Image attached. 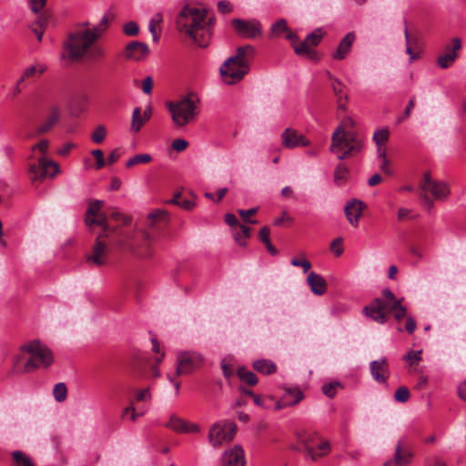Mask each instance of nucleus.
Returning a JSON list of instances; mask_svg holds the SVG:
<instances>
[{
  "instance_id": "1",
  "label": "nucleus",
  "mask_w": 466,
  "mask_h": 466,
  "mask_svg": "<svg viewBox=\"0 0 466 466\" xmlns=\"http://www.w3.org/2000/svg\"><path fill=\"white\" fill-rule=\"evenodd\" d=\"M214 17H208L203 8L185 5L177 17V27L180 33L188 35L199 47L208 46Z\"/></svg>"
},
{
  "instance_id": "2",
  "label": "nucleus",
  "mask_w": 466,
  "mask_h": 466,
  "mask_svg": "<svg viewBox=\"0 0 466 466\" xmlns=\"http://www.w3.org/2000/svg\"><path fill=\"white\" fill-rule=\"evenodd\" d=\"M354 121L350 117L342 120L331 136L330 151L339 159L359 153L364 147L362 137L354 129Z\"/></svg>"
},
{
  "instance_id": "3",
  "label": "nucleus",
  "mask_w": 466,
  "mask_h": 466,
  "mask_svg": "<svg viewBox=\"0 0 466 466\" xmlns=\"http://www.w3.org/2000/svg\"><path fill=\"white\" fill-rule=\"evenodd\" d=\"M52 362L53 356L50 350L38 340L23 345L15 360L16 366L23 363V370L27 373L41 367L46 368Z\"/></svg>"
},
{
  "instance_id": "4",
  "label": "nucleus",
  "mask_w": 466,
  "mask_h": 466,
  "mask_svg": "<svg viewBox=\"0 0 466 466\" xmlns=\"http://www.w3.org/2000/svg\"><path fill=\"white\" fill-rule=\"evenodd\" d=\"M88 25L87 21L78 23L65 43V48L72 60L81 58L97 39Z\"/></svg>"
},
{
  "instance_id": "5",
  "label": "nucleus",
  "mask_w": 466,
  "mask_h": 466,
  "mask_svg": "<svg viewBox=\"0 0 466 466\" xmlns=\"http://www.w3.org/2000/svg\"><path fill=\"white\" fill-rule=\"evenodd\" d=\"M297 439L301 445L300 451L311 461L319 460L330 451L329 442L322 440L316 431L303 430L297 433Z\"/></svg>"
},
{
  "instance_id": "6",
  "label": "nucleus",
  "mask_w": 466,
  "mask_h": 466,
  "mask_svg": "<svg viewBox=\"0 0 466 466\" xmlns=\"http://www.w3.org/2000/svg\"><path fill=\"white\" fill-rule=\"evenodd\" d=\"M172 120L177 127H183L191 122L197 115L196 102L188 97H184L177 102L167 104Z\"/></svg>"
},
{
  "instance_id": "7",
  "label": "nucleus",
  "mask_w": 466,
  "mask_h": 466,
  "mask_svg": "<svg viewBox=\"0 0 466 466\" xmlns=\"http://www.w3.org/2000/svg\"><path fill=\"white\" fill-rule=\"evenodd\" d=\"M220 74L224 82L228 85L241 80L248 71V61L230 56L220 66Z\"/></svg>"
},
{
  "instance_id": "8",
  "label": "nucleus",
  "mask_w": 466,
  "mask_h": 466,
  "mask_svg": "<svg viewBox=\"0 0 466 466\" xmlns=\"http://www.w3.org/2000/svg\"><path fill=\"white\" fill-rule=\"evenodd\" d=\"M237 426L234 422L221 420L214 423L208 432V441L218 448L226 442L230 441L236 432Z\"/></svg>"
},
{
  "instance_id": "9",
  "label": "nucleus",
  "mask_w": 466,
  "mask_h": 466,
  "mask_svg": "<svg viewBox=\"0 0 466 466\" xmlns=\"http://www.w3.org/2000/svg\"><path fill=\"white\" fill-rule=\"evenodd\" d=\"M103 201L94 200L90 202L86 213V224L88 227L99 226L102 228L104 235L107 237L109 233L116 232V228H112L107 223V218L105 214L101 212Z\"/></svg>"
},
{
  "instance_id": "10",
  "label": "nucleus",
  "mask_w": 466,
  "mask_h": 466,
  "mask_svg": "<svg viewBox=\"0 0 466 466\" xmlns=\"http://www.w3.org/2000/svg\"><path fill=\"white\" fill-rule=\"evenodd\" d=\"M421 192L431 193L434 199L443 201L450 195V187L446 182L437 181L426 173L420 183Z\"/></svg>"
},
{
  "instance_id": "11",
  "label": "nucleus",
  "mask_w": 466,
  "mask_h": 466,
  "mask_svg": "<svg viewBox=\"0 0 466 466\" xmlns=\"http://www.w3.org/2000/svg\"><path fill=\"white\" fill-rule=\"evenodd\" d=\"M202 362L201 355L196 352H180L177 355V365L176 368V375H187L198 369Z\"/></svg>"
},
{
  "instance_id": "12",
  "label": "nucleus",
  "mask_w": 466,
  "mask_h": 466,
  "mask_svg": "<svg viewBox=\"0 0 466 466\" xmlns=\"http://www.w3.org/2000/svg\"><path fill=\"white\" fill-rule=\"evenodd\" d=\"M29 171L33 179H44L54 177L59 172V166L46 157H41L38 159V164L30 165Z\"/></svg>"
},
{
  "instance_id": "13",
  "label": "nucleus",
  "mask_w": 466,
  "mask_h": 466,
  "mask_svg": "<svg viewBox=\"0 0 466 466\" xmlns=\"http://www.w3.org/2000/svg\"><path fill=\"white\" fill-rule=\"evenodd\" d=\"M165 427L177 433H198L201 431V427L198 424L190 422L176 414L169 416L168 420L165 423Z\"/></svg>"
},
{
  "instance_id": "14",
  "label": "nucleus",
  "mask_w": 466,
  "mask_h": 466,
  "mask_svg": "<svg viewBox=\"0 0 466 466\" xmlns=\"http://www.w3.org/2000/svg\"><path fill=\"white\" fill-rule=\"evenodd\" d=\"M232 25L236 32L242 37L256 38L261 34V25L258 20L234 19Z\"/></svg>"
},
{
  "instance_id": "15",
  "label": "nucleus",
  "mask_w": 466,
  "mask_h": 466,
  "mask_svg": "<svg viewBox=\"0 0 466 466\" xmlns=\"http://www.w3.org/2000/svg\"><path fill=\"white\" fill-rule=\"evenodd\" d=\"M386 309L387 304L383 299H375L370 305L363 309V312L368 318L372 319L377 323L383 324L387 321Z\"/></svg>"
},
{
  "instance_id": "16",
  "label": "nucleus",
  "mask_w": 466,
  "mask_h": 466,
  "mask_svg": "<svg viewBox=\"0 0 466 466\" xmlns=\"http://www.w3.org/2000/svg\"><path fill=\"white\" fill-rule=\"evenodd\" d=\"M282 145L287 148L307 147L310 141L302 134L292 128H286L281 135Z\"/></svg>"
},
{
  "instance_id": "17",
  "label": "nucleus",
  "mask_w": 466,
  "mask_h": 466,
  "mask_svg": "<svg viewBox=\"0 0 466 466\" xmlns=\"http://www.w3.org/2000/svg\"><path fill=\"white\" fill-rule=\"evenodd\" d=\"M244 451L239 445L226 450L222 455V466H245Z\"/></svg>"
},
{
  "instance_id": "18",
  "label": "nucleus",
  "mask_w": 466,
  "mask_h": 466,
  "mask_svg": "<svg viewBox=\"0 0 466 466\" xmlns=\"http://www.w3.org/2000/svg\"><path fill=\"white\" fill-rule=\"evenodd\" d=\"M101 237L106 236L103 233L96 238L93 246L92 254L88 255L86 258V261L88 263H93L96 266H103L106 264V255L108 248L107 246L100 240Z\"/></svg>"
},
{
  "instance_id": "19",
  "label": "nucleus",
  "mask_w": 466,
  "mask_h": 466,
  "mask_svg": "<svg viewBox=\"0 0 466 466\" xmlns=\"http://www.w3.org/2000/svg\"><path fill=\"white\" fill-rule=\"evenodd\" d=\"M451 45V46H446V53L438 57V66L442 69L448 68L453 64L458 56L457 51L461 48L460 38H453Z\"/></svg>"
},
{
  "instance_id": "20",
  "label": "nucleus",
  "mask_w": 466,
  "mask_h": 466,
  "mask_svg": "<svg viewBox=\"0 0 466 466\" xmlns=\"http://www.w3.org/2000/svg\"><path fill=\"white\" fill-rule=\"evenodd\" d=\"M362 211L363 202L359 199H351L344 207L345 216L349 223L355 228L359 225Z\"/></svg>"
},
{
  "instance_id": "21",
  "label": "nucleus",
  "mask_w": 466,
  "mask_h": 466,
  "mask_svg": "<svg viewBox=\"0 0 466 466\" xmlns=\"http://www.w3.org/2000/svg\"><path fill=\"white\" fill-rule=\"evenodd\" d=\"M149 53L147 44L139 41L129 43L125 49L124 56L127 59L140 61L144 59Z\"/></svg>"
},
{
  "instance_id": "22",
  "label": "nucleus",
  "mask_w": 466,
  "mask_h": 466,
  "mask_svg": "<svg viewBox=\"0 0 466 466\" xmlns=\"http://www.w3.org/2000/svg\"><path fill=\"white\" fill-rule=\"evenodd\" d=\"M370 373L374 380L379 383H386L389 378L388 362L385 357L373 360L370 364Z\"/></svg>"
},
{
  "instance_id": "23",
  "label": "nucleus",
  "mask_w": 466,
  "mask_h": 466,
  "mask_svg": "<svg viewBox=\"0 0 466 466\" xmlns=\"http://www.w3.org/2000/svg\"><path fill=\"white\" fill-rule=\"evenodd\" d=\"M307 283L310 288V290L315 295H323L327 290V284L324 278L315 273L314 271H310L307 278Z\"/></svg>"
},
{
  "instance_id": "24",
  "label": "nucleus",
  "mask_w": 466,
  "mask_h": 466,
  "mask_svg": "<svg viewBox=\"0 0 466 466\" xmlns=\"http://www.w3.org/2000/svg\"><path fill=\"white\" fill-rule=\"evenodd\" d=\"M46 70V66L42 63H35L29 66H27L20 78L17 80V86L15 89V95L20 92L18 85L24 82L26 79L33 78L35 76H41Z\"/></svg>"
},
{
  "instance_id": "25",
  "label": "nucleus",
  "mask_w": 466,
  "mask_h": 466,
  "mask_svg": "<svg viewBox=\"0 0 466 466\" xmlns=\"http://www.w3.org/2000/svg\"><path fill=\"white\" fill-rule=\"evenodd\" d=\"M355 40V35L352 32L348 33L342 40L339 42L336 51L333 54V58L336 60H341L346 57L348 53L350 51L353 42Z\"/></svg>"
},
{
  "instance_id": "26",
  "label": "nucleus",
  "mask_w": 466,
  "mask_h": 466,
  "mask_svg": "<svg viewBox=\"0 0 466 466\" xmlns=\"http://www.w3.org/2000/svg\"><path fill=\"white\" fill-rule=\"evenodd\" d=\"M60 109L58 106H54L51 107L46 120L37 128L38 134H44L49 131L59 120Z\"/></svg>"
},
{
  "instance_id": "27",
  "label": "nucleus",
  "mask_w": 466,
  "mask_h": 466,
  "mask_svg": "<svg viewBox=\"0 0 466 466\" xmlns=\"http://www.w3.org/2000/svg\"><path fill=\"white\" fill-rule=\"evenodd\" d=\"M412 456H413L412 452L408 450L403 451L400 442H399L395 447V453H394L395 466L409 465L411 461Z\"/></svg>"
},
{
  "instance_id": "28",
  "label": "nucleus",
  "mask_w": 466,
  "mask_h": 466,
  "mask_svg": "<svg viewBox=\"0 0 466 466\" xmlns=\"http://www.w3.org/2000/svg\"><path fill=\"white\" fill-rule=\"evenodd\" d=\"M253 368L258 371L265 375L272 374L276 371L277 366L274 362L269 360H258L253 362Z\"/></svg>"
},
{
  "instance_id": "29",
  "label": "nucleus",
  "mask_w": 466,
  "mask_h": 466,
  "mask_svg": "<svg viewBox=\"0 0 466 466\" xmlns=\"http://www.w3.org/2000/svg\"><path fill=\"white\" fill-rule=\"evenodd\" d=\"M331 86H332L333 92H334L335 96H337L339 108L344 110L346 108V106H345L343 100L347 99V95L343 91L344 86L342 85V83L339 80H338L336 78L333 80Z\"/></svg>"
},
{
  "instance_id": "30",
  "label": "nucleus",
  "mask_w": 466,
  "mask_h": 466,
  "mask_svg": "<svg viewBox=\"0 0 466 466\" xmlns=\"http://www.w3.org/2000/svg\"><path fill=\"white\" fill-rule=\"evenodd\" d=\"M237 373L240 380L246 382L250 386H253L258 382V379L255 373H253L252 371L248 370L244 367L238 368Z\"/></svg>"
},
{
  "instance_id": "31",
  "label": "nucleus",
  "mask_w": 466,
  "mask_h": 466,
  "mask_svg": "<svg viewBox=\"0 0 466 466\" xmlns=\"http://www.w3.org/2000/svg\"><path fill=\"white\" fill-rule=\"evenodd\" d=\"M167 220V212L164 209H156L147 215V225L155 227L157 222Z\"/></svg>"
},
{
  "instance_id": "32",
  "label": "nucleus",
  "mask_w": 466,
  "mask_h": 466,
  "mask_svg": "<svg viewBox=\"0 0 466 466\" xmlns=\"http://www.w3.org/2000/svg\"><path fill=\"white\" fill-rule=\"evenodd\" d=\"M294 50L297 55L309 58H314L316 55L315 51L309 46V43L306 40L298 46H295Z\"/></svg>"
},
{
  "instance_id": "33",
  "label": "nucleus",
  "mask_w": 466,
  "mask_h": 466,
  "mask_svg": "<svg viewBox=\"0 0 466 466\" xmlns=\"http://www.w3.org/2000/svg\"><path fill=\"white\" fill-rule=\"evenodd\" d=\"M46 24V19L40 15L31 25V30L35 34L36 38L38 41L42 40L43 35H44V27Z\"/></svg>"
},
{
  "instance_id": "34",
  "label": "nucleus",
  "mask_w": 466,
  "mask_h": 466,
  "mask_svg": "<svg viewBox=\"0 0 466 466\" xmlns=\"http://www.w3.org/2000/svg\"><path fill=\"white\" fill-rule=\"evenodd\" d=\"M145 120L143 119L139 107H136L132 114L131 131L137 133L143 127Z\"/></svg>"
},
{
  "instance_id": "35",
  "label": "nucleus",
  "mask_w": 466,
  "mask_h": 466,
  "mask_svg": "<svg viewBox=\"0 0 466 466\" xmlns=\"http://www.w3.org/2000/svg\"><path fill=\"white\" fill-rule=\"evenodd\" d=\"M249 237V228L245 225H238V228L234 232V239L240 246L245 245V240Z\"/></svg>"
},
{
  "instance_id": "36",
  "label": "nucleus",
  "mask_w": 466,
  "mask_h": 466,
  "mask_svg": "<svg viewBox=\"0 0 466 466\" xmlns=\"http://www.w3.org/2000/svg\"><path fill=\"white\" fill-rule=\"evenodd\" d=\"M151 160H152V157L149 154H137L127 161L126 167H132L133 166L137 165V164L149 163Z\"/></svg>"
},
{
  "instance_id": "37",
  "label": "nucleus",
  "mask_w": 466,
  "mask_h": 466,
  "mask_svg": "<svg viewBox=\"0 0 466 466\" xmlns=\"http://www.w3.org/2000/svg\"><path fill=\"white\" fill-rule=\"evenodd\" d=\"M53 395L57 402H62L66 399L67 388L65 383H56L53 389Z\"/></svg>"
},
{
  "instance_id": "38",
  "label": "nucleus",
  "mask_w": 466,
  "mask_h": 466,
  "mask_svg": "<svg viewBox=\"0 0 466 466\" xmlns=\"http://www.w3.org/2000/svg\"><path fill=\"white\" fill-rule=\"evenodd\" d=\"M348 169L343 164H339L334 172V181L337 185L341 186L346 182Z\"/></svg>"
},
{
  "instance_id": "39",
  "label": "nucleus",
  "mask_w": 466,
  "mask_h": 466,
  "mask_svg": "<svg viewBox=\"0 0 466 466\" xmlns=\"http://www.w3.org/2000/svg\"><path fill=\"white\" fill-rule=\"evenodd\" d=\"M110 16L108 14H105L100 19L99 24L95 26L91 31L98 38L107 28L109 24Z\"/></svg>"
},
{
  "instance_id": "40",
  "label": "nucleus",
  "mask_w": 466,
  "mask_h": 466,
  "mask_svg": "<svg viewBox=\"0 0 466 466\" xmlns=\"http://www.w3.org/2000/svg\"><path fill=\"white\" fill-rule=\"evenodd\" d=\"M389 139V131L387 128L377 129L373 134V140L376 146H384Z\"/></svg>"
},
{
  "instance_id": "41",
  "label": "nucleus",
  "mask_w": 466,
  "mask_h": 466,
  "mask_svg": "<svg viewBox=\"0 0 466 466\" xmlns=\"http://www.w3.org/2000/svg\"><path fill=\"white\" fill-rule=\"evenodd\" d=\"M421 353H422V350H409L404 356H403V360L410 365V366H413L417 363H419V361L421 359Z\"/></svg>"
},
{
  "instance_id": "42",
  "label": "nucleus",
  "mask_w": 466,
  "mask_h": 466,
  "mask_svg": "<svg viewBox=\"0 0 466 466\" xmlns=\"http://www.w3.org/2000/svg\"><path fill=\"white\" fill-rule=\"evenodd\" d=\"M401 300L400 301H394V303L389 308L390 311L394 312V317L398 320L404 318L407 312L406 308L401 305Z\"/></svg>"
},
{
  "instance_id": "43",
  "label": "nucleus",
  "mask_w": 466,
  "mask_h": 466,
  "mask_svg": "<svg viewBox=\"0 0 466 466\" xmlns=\"http://www.w3.org/2000/svg\"><path fill=\"white\" fill-rule=\"evenodd\" d=\"M410 390L407 387L401 386L398 388L394 393V399L398 402L404 403L410 399Z\"/></svg>"
},
{
  "instance_id": "44",
  "label": "nucleus",
  "mask_w": 466,
  "mask_h": 466,
  "mask_svg": "<svg viewBox=\"0 0 466 466\" xmlns=\"http://www.w3.org/2000/svg\"><path fill=\"white\" fill-rule=\"evenodd\" d=\"M288 31L287 22L285 19H279L271 26V35L278 36L283 32Z\"/></svg>"
},
{
  "instance_id": "45",
  "label": "nucleus",
  "mask_w": 466,
  "mask_h": 466,
  "mask_svg": "<svg viewBox=\"0 0 466 466\" xmlns=\"http://www.w3.org/2000/svg\"><path fill=\"white\" fill-rule=\"evenodd\" d=\"M254 52V48L248 45L245 46H240L237 50V54L233 56V57H238L239 60L248 61V56H251Z\"/></svg>"
},
{
  "instance_id": "46",
  "label": "nucleus",
  "mask_w": 466,
  "mask_h": 466,
  "mask_svg": "<svg viewBox=\"0 0 466 466\" xmlns=\"http://www.w3.org/2000/svg\"><path fill=\"white\" fill-rule=\"evenodd\" d=\"M14 460L17 462V463H20L21 466H34L33 462L31 461L30 458L26 455H25L22 451H15L13 452L12 454Z\"/></svg>"
},
{
  "instance_id": "47",
  "label": "nucleus",
  "mask_w": 466,
  "mask_h": 466,
  "mask_svg": "<svg viewBox=\"0 0 466 466\" xmlns=\"http://www.w3.org/2000/svg\"><path fill=\"white\" fill-rule=\"evenodd\" d=\"M106 135V130L105 127L98 126L94 130V132L91 136V138H92L93 142H95L96 144H100L104 141Z\"/></svg>"
},
{
  "instance_id": "48",
  "label": "nucleus",
  "mask_w": 466,
  "mask_h": 466,
  "mask_svg": "<svg viewBox=\"0 0 466 466\" xmlns=\"http://www.w3.org/2000/svg\"><path fill=\"white\" fill-rule=\"evenodd\" d=\"M123 31H124L125 35H129V36H134L138 34L139 27L136 22L130 21L124 25Z\"/></svg>"
},
{
  "instance_id": "49",
  "label": "nucleus",
  "mask_w": 466,
  "mask_h": 466,
  "mask_svg": "<svg viewBox=\"0 0 466 466\" xmlns=\"http://www.w3.org/2000/svg\"><path fill=\"white\" fill-rule=\"evenodd\" d=\"M342 238H337L330 243V250L334 253L336 257L340 256L343 253V248L341 247Z\"/></svg>"
},
{
  "instance_id": "50",
  "label": "nucleus",
  "mask_w": 466,
  "mask_h": 466,
  "mask_svg": "<svg viewBox=\"0 0 466 466\" xmlns=\"http://www.w3.org/2000/svg\"><path fill=\"white\" fill-rule=\"evenodd\" d=\"M321 37V31L319 29H317L314 32L308 35L306 41L309 43L311 46H317L320 42Z\"/></svg>"
},
{
  "instance_id": "51",
  "label": "nucleus",
  "mask_w": 466,
  "mask_h": 466,
  "mask_svg": "<svg viewBox=\"0 0 466 466\" xmlns=\"http://www.w3.org/2000/svg\"><path fill=\"white\" fill-rule=\"evenodd\" d=\"M290 263L294 267H301L303 268L304 273L308 272L311 268L310 262L306 258H303V259L292 258Z\"/></svg>"
},
{
  "instance_id": "52",
  "label": "nucleus",
  "mask_w": 466,
  "mask_h": 466,
  "mask_svg": "<svg viewBox=\"0 0 466 466\" xmlns=\"http://www.w3.org/2000/svg\"><path fill=\"white\" fill-rule=\"evenodd\" d=\"M256 212H257V208H249L248 210H243V209H239L238 210V213H239L241 218L245 222L251 223V224H255L257 221L256 220H251L249 218V216L255 214Z\"/></svg>"
},
{
  "instance_id": "53",
  "label": "nucleus",
  "mask_w": 466,
  "mask_h": 466,
  "mask_svg": "<svg viewBox=\"0 0 466 466\" xmlns=\"http://www.w3.org/2000/svg\"><path fill=\"white\" fill-rule=\"evenodd\" d=\"M46 0H29V5L32 12L37 14L43 10Z\"/></svg>"
},
{
  "instance_id": "54",
  "label": "nucleus",
  "mask_w": 466,
  "mask_h": 466,
  "mask_svg": "<svg viewBox=\"0 0 466 466\" xmlns=\"http://www.w3.org/2000/svg\"><path fill=\"white\" fill-rule=\"evenodd\" d=\"M339 385V383L335 382V383H326L322 386V391L323 393L329 397V398H332L335 396L336 394V387Z\"/></svg>"
},
{
  "instance_id": "55",
  "label": "nucleus",
  "mask_w": 466,
  "mask_h": 466,
  "mask_svg": "<svg viewBox=\"0 0 466 466\" xmlns=\"http://www.w3.org/2000/svg\"><path fill=\"white\" fill-rule=\"evenodd\" d=\"M92 155L95 157L96 163V167L97 169L102 168L105 166L104 154L101 149H95L92 151Z\"/></svg>"
},
{
  "instance_id": "56",
  "label": "nucleus",
  "mask_w": 466,
  "mask_h": 466,
  "mask_svg": "<svg viewBox=\"0 0 466 466\" xmlns=\"http://www.w3.org/2000/svg\"><path fill=\"white\" fill-rule=\"evenodd\" d=\"M382 296L385 299V302L389 307L394 303V301H400V299H397L394 293L388 288L382 290Z\"/></svg>"
},
{
  "instance_id": "57",
  "label": "nucleus",
  "mask_w": 466,
  "mask_h": 466,
  "mask_svg": "<svg viewBox=\"0 0 466 466\" xmlns=\"http://www.w3.org/2000/svg\"><path fill=\"white\" fill-rule=\"evenodd\" d=\"M405 39H406V53L410 56V61H413L417 58V56L413 53L410 46V35L408 27H405L404 30Z\"/></svg>"
},
{
  "instance_id": "58",
  "label": "nucleus",
  "mask_w": 466,
  "mask_h": 466,
  "mask_svg": "<svg viewBox=\"0 0 466 466\" xmlns=\"http://www.w3.org/2000/svg\"><path fill=\"white\" fill-rule=\"evenodd\" d=\"M136 399L137 401L150 400H151L150 388H146V389L139 390L136 395Z\"/></svg>"
},
{
  "instance_id": "59",
  "label": "nucleus",
  "mask_w": 466,
  "mask_h": 466,
  "mask_svg": "<svg viewBox=\"0 0 466 466\" xmlns=\"http://www.w3.org/2000/svg\"><path fill=\"white\" fill-rule=\"evenodd\" d=\"M187 141L182 138L175 139L172 142V148L177 152L185 150L187 147Z\"/></svg>"
},
{
  "instance_id": "60",
  "label": "nucleus",
  "mask_w": 466,
  "mask_h": 466,
  "mask_svg": "<svg viewBox=\"0 0 466 466\" xmlns=\"http://www.w3.org/2000/svg\"><path fill=\"white\" fill-rule=\"evenodd\" d=\"M153 87V79L151 76H147L142 82V90L145 94L150 95Z\"/></svg>"
},
{
  "instance_id": "61",
  "label": "nucleus",
  "mask_w": 466,
  "mask_h": 466,
  "mask_svg": "<svg viewBox=\"0 0 466 466\" xmlns=\"http://www.w3.org/2000/svg\"><path fill=\"white\" fill-rule=\"evenodd\" d=\"M110 218L116 221H121L125 225L129 223V219L118 210H113L110 213Z\"/></svg>"
},
{
  "instance_id": "62",
  "label": "nucleus",
  "mask_w": 466,
  "mask_h": 466,
  "mask_svg": "<svg viewBox=\"0 0 466 466\" xmlns=\"http://www.w3.org/2000/svg\"><path fill=\"white\" fill-rule=\"evenodd\" d=\"M48 147H49L48 140L43 139L40 142H38L37 144L34 145L32 147V150L33 151L38 150L44 154L47 150Z\"/></svg>"
},
{
  "instance_id": "63",
  "label": "nucleus",
  "mask_w": 466,
  "mask_h": 466,
  "mask_svg": "<svg viewBox=\"0 0 466 466\" xmlns=\"http://www.w3.org/2000/svg\"><path fill=\"white\" fill-rule=\"evenodd\" d=\"M258 237H259V239L264 243H268L270 241L269 239V230L267 227H264L262 228L260 230H259V234H258Z\"/></svg>"
},
{
  "instance_id": "64",
  "label": "nucleus",
  "mask_w": 466,
  "mask_h": 466,
  "mask_svg": "<svg viewBox=\"0 0 466 466\" xmlns=\"http://www.w3.org/2000/svg\"><path fill=\"white\" fill-rule=\"evenodd\" d=\"M458 393L460 398L466 401V380L459 385Z\"/></svg>"
}]
</instances>
